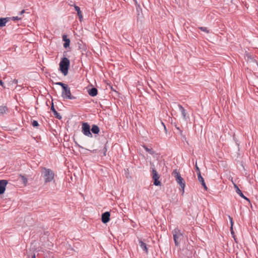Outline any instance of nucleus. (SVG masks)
I'll list each match as a JSON object with an SVG mask.
<instances>
[{"mask_svg":"<svg viewBox=\"0 0 258 258\" xmlns=\"http://www.w3.org/2000/svg\"><path fill=\"white\" fill-rule=\"evenodd\" d=\"M243 199H245V200H247V201H248L249 202H250L249 200L247 198H246V197H245V198H243Z\"/></svg>","mask_w":258,"mask_h":258,"instance_id":"obj_34","label":"nucleus"},{"mask_svg":"<svg viewBox=\"0 0 258 258\" xmlns=\"http://www.w3.org/2000/svg\"><path fill=\"white\" fill-rule=\"evenodd\" d=\"M32 125L33 127H37L39 126V123L37 121L34 120L32 122Z\"/></svg>","mask_w":258,"mask_h":258,"instance_id":"obj_25","label":"nucleus"},{"mask_svg":"<svg viewBox=\"0 0 258 258\" xmlns=\"http://www.w3.org/2000/svg\"><path fill=\"white\" fill-rule=\"evenodd\" d=\"M91 131L94 134H98L100 132L99 127L95 124H93L91 127Z\"/></svg>","mask_w":258,"mask_h":258,"instance_id":"obj_17","label":"nucleus"},{"mask_svg":"<svg viewBox=\"0 0 258 258\" xmlns=\"http://www.w3.org/2000/svg\"><path fill=\"white\" fill-rule=\"evenodd\" d=\"M67 53L64 52L63 53V57L59 64V70L60 72L63 74L64 76H66L68 73L69 68L70 66V60L66 57Z\"/></svg>","mask_w":258,"mask_h":258,"instance_id":"obj_2","label":"nucleus"},{"mask_svg":"<svg viewBox=\"0 0 258 258\" xmlns=\"http://www.w3.org/2000/svg\"><path fill=\"white\" fill-rule=\"evenodd\" d=\"M8 110V108L6 106H0V113L4 114Z\"/></svg>","mask_w":258,"mask_h":258,"instance_id":"obj_20","label":"nucleus"},{"mask_svg":"<svg viewBox=\"0 0 258 258\" xmlns=\"http://www.w3.org/2000/svg\"><path fill=\"white\" fill-rule=\"evenodd\" d=\"M172 175L175 177L176 182L179 185L180 189L182 190V194L183 195L185 186V183L183 178L181 176L180 173L176 169L173 170Z\"/></svg>","mask_w":258,"mask_h":258,"instance_id":"obj_3","label":"nucleus"},{"mask_svg":"<svg viewBox=\"0 0 258 258\" xmlns=\"http://www.w3.org/2000/svg\"><path fill=\"white\" fill-rule=\"evenodd\" d=\"M139 244L140 247L143 249V250L146 253H148V250L146 244L145 242H144L142 240H139Z\"/></svg>","mask_w":258,"mask_h":258,"instance_id":"obj_16","label":"nucleus"},{"mask_svg":"<svg viewBox=\"0 0 258 258\" xmlns=\"http://www.w3.org/2000/svg\"><path fill=\"white\" fill-rule=\"evenodd\" d=\"M151 166L152 172V178L154 180V184L156 186L160 185L161 184V182L158 180L160 176L158 175L157 171L155 169L154 165L151 163Z\"/></svg>","mask_w":258,"mask_h":258,"instance_id":"obj_6","label":"nucleus"},{"mask_svg":"<svg viewBox=\"0 0 258 258\" xmlns=\"http://www.w3.org/2000/svg\"><path fill=\"white\" fill-rule=\"evenodd\" d=\"M18 82V80L14 79L13 80H11V81L9 82V85L11 86V85H13V84H17Z\"/></svg>","mask_w":258,"mask_h":258,"instance_id":"obj_22","label":"nucleus"},{"mask_svg":"<svg viewBox=\"0 0 258 258\" xmlns=\"http://www.w3.org/2000/svg\"><path fill=\"white\" fill-rule=\"evenodd\" d=\"M0 85L3 87L4 89L6 88V86L4 85V82L2 80H0Z\"/></svg>","mask_w":258,"mask_h":258,"instance_id":"obj_29","label":"nucleus"},{"mask_svg":"<svg viewBox=\"0 0 258 258\" xmlns=\"http://www.w3.org/2000/svg\"><path fill=\"white\" fill-rule=\"evenodd\" d=\"M25 13V10H23L21 11L20 12V14L21 15H22L23 14H24Z\"/></svg>","mask_w":258,"mask_h":258,"instance_id":"obj_33","label":"nucleus"},{"mask_svg":"<svg viewBox=\"0 0 258 258\" xmlns=\"http://www.w3.org/2000/svg\"><path fill=\"white\" fill-rule=\"evenodd\" d=\"M72 6H73V5H72ZM74 6L76 11L77 12V15L79 17L80 21H82L83 17L80 7L76 6L75 4L74 5Z\"/></svg>","mask_w":258,"mask_h":258,"instance_id":"obj_11","label":"nucleus"},{"mask_svg":"<svg viewBox=\"0 0 258 258\" xmlns=\"http://www.w3.org/2000/svg\"><path fill=\"white\" fill-rule=\"evenodd\" d=\"M62 40L64 41V43H63V47L65 48H67V47H69L70 43V39L67 38V35H63L62 36Z\"/></svg>","mask_w":258,"mask_h":258,"instance_id":"obj_15","label":"nucleus"},{"mask_svg":"<svg viewBox=\"0 0 258 258\" xmlns=\"http://www.w3.org/2000/svg\"><path fill=\"white\" fill-rule=\"evenodd\" d=\"M31 258H36V255H35V253H33V254L31 255Z\"/></svg>","mask_w":258,"mask_h":258,"instance_id":"obj_32","label":"nucleus"},{"mask_svg":"<svg viewBox=\"0 0 258 258\" xmlns=\"http://www.w3.org/2000/svg\"><path fill=\"white\" fill-rule=\"evenodd\" d=\"M56 85H59V86H60L61 87H62V89H63L64 87H65L67 85H68L67 84H64L62 82H56L55 83Z\"/></svg>","mask_w":258,"mask_h":258,"instance_id":"obj_24","label":"nucleus"},{"mask_svg":"<svg viewBox=\"0 0 258 258\" xmlns=\"http://www.w3.org/2000/svg\"><path fill=\"white\" fill-rule=\"evenodd\" d=\"M176 129L178 131V133L180 135H182V131L179 128V127L176 126Z\"/></svg>","mask_w":258,"mask_h":258,"instance_id":"obj_30","label":"nucleus"},{"mask_svg":"<svg viewBox=\"0 0 258 258\" xmlns=\"http://www.w3.org/2000/svg\"><path fill=\"white\" fill-rule=\"evenodd\" d=\"M8 184V181L7 180H0V195H2L5 192L6 190V187Z\"/></svg>","mask_w":258,"mask_h":258,"instance_id":"obj_9","label":"nucleus"},{"mask_svg":"<svg viewBox=\"0 0 258 258\" xmlns=\"http://www.w3.org/2000/svg\"><path fill=\"white\" fill-rule=\"evenodd\" d=\"M196 170L197 171V173H199V172H200V169H199V168L198 167V166H197V164L196 165Z\"/></svg>","mask_w":258,"mask_h":258,"instance_id":"obj_31","label":"nucleus"},{"mask_svg":"<svg viewBox=\"0 0 258 258\" xmlns=\"http://www.w3.org/2000/svg\"><path fill=\"white\" fill-rule=\"evenodd\" d=\"M21 180H22V182H23V183L25 185H26L28 181L27 178L26 177H25L24 176H22V175L21 176Z\"/></svg>","mask_w":258,"mask_h":258,"instance_id":"obj_23","label":"nucleus"},{"mask_svg":"<svg viewBox=\"0 0 258 258\" xmlns=\"http://www.w3.org/2000/svg\"><path fill=\"white\" fill-rule=\"evenodd\" d=\"M50 109L52 111V112H53V115L56 118H57L58 119H61V118H62L61 116L55 110V109L54 108V107L53 103L52 102L51 104Z\"/></svg>","mask_w":258,"mask_h":258,"instance_id":"obj_10","label":"nucleus"},{"mask_svg":"<svg viewBox=\"0 0 258 258\" xmlns=\"http://www.w3.org/2000/svg\"><path fill=\"white\" fill-rule=\"evenodd\" d=\"M10 20H11V18L9 17L0 18V27H3L5 26L6 23L8 22Z\"/></svg>","mask_w":258,"mask_h":258,"instance_id":"obj_13","label":"nucleus"},{"mask_svg":"<svg viewBox=\"0 0 258 258\" xmlns=\"http://www.w3.org/2000/svg\"><path fill=\"white\" fill-rule=\"evenodd\" d=\"M172 234L175 245L178 246L183 239V235L178 228H175L172 231Z\"/></svg>","mask_w":258,"mask_h":258,"instance_id":"obj_4","label":"nucleus"},{"mask_svg":"<svg viewBox=\"0 0 258 258\" xmlns=\"http://www.w3.org/2000/svg\"><path fill=\"white\" fill-rule=\"evenodd\" d=\"M162 123L164 125V128H165V130H166V127H165V125L164 124V123H163V122H162Z\"/></svg>","mask_w":258,"mask_h":258,"instance_id":"obj_36","label":"nucleus"},{"mask_svg":"<svg viewBox=\"0 0 258 258\" xmlns=\"http://www.w3.org/2000/svg\"><path fill=\"white\" fill-rule=\"evenodd\" d=\"M61 97L64 99L75 100L77 97L72 95L70 88L68 85L62 89Z\"/></svg>","mask_w":258,"mask_h":258,"instance_id":"obj_5","label":"nucleus"},{"mask_svg":"<svg viewBox=\"0 0 258 258\" xmlns=\"http://www.w3.org/2000/svg\"><path fill=\"white\" fill-rule=\"evenodd\" d=\"M198 180H199V182L201 183V184L204 187V188L206 190H207V187L205 182L204 178L201 175V172H199V173H198Z\"/></svg>","mask_w":258,"mask_h":258,"instance_id":"obj_12","label":"nucleus"},{"mask_svg":"<svg viewBox=\"0 0 258 258\" xmlns=\"http://www.w3.org/2000/svg\"><path fill=\"white\" fill-rule=\"evenodd\" d=\"M75 144L76 145H77L79 147H81V146L80 145H79L77 142H75Z\"/></svg>","mask_w":258,"mask_h":258,"instance_id":"obj_35","label":"nucleus"},{"mask_svg":"<svg viewBox=\"0 0 258 258\" xmlns=\"http://www.w3.org/2000/svg\"><path fill=\"white\" fill-rule=\"evenodd\" d=\"M41 175L44 179L45 183H48L52 181L54 178V172L49 168L44 167H41Z\"/></svg>","mask_w":258,"mask_h":258,"instance_id":"obj_1","label":"nucleus"},{"mask_svg":"<svg viewBox=\"0 0 258 258\" xmlns=\"http://www.w3.org/2000/svg\"><path fill=\"white\" fill-rule=\"evenodd\" d=\"M178 106L179 107V110L181 111V114H182V115L183 116V119H186V112H185V110L184 109V108L180 104H178Z\"/></svg>","mask_w":258,"mask_h":258,"instance_id":"obj_18","label":"nucleus"},{"mask_svg":"<svg viewBox=\"0 0 258 258\" xmlns=\"http://www.w3.org/2000/svg\"><path fill=\"white\" fill-rule=\"evenodd\" d=\"M88 92L90 96L92 97H95L98 94V90L96 88L93 87L91 89H89Z\"/></svg>","mask_w":258,"mask_h":258,"instance_id":"obj_14","label":"nucleus"},{"mask_svg":"<svg viewBox=\"0 0 258 258\" xmlns=\"http://www.w3.org/2000/svg\"><path fill=\"white\" fill-rule=\"evenodd\" d=\"M82 129V132L84 135L90 138H92L93 137L92 134L90 132V126L87 122L83 123Z\"/></svg>","mask_w":258,"mask_h":258,"instance_id":"obj_7","label":"nucleus"},{"mask_svg":"<svg viewBox=\"0 0 258 258\" xmlns=\"http://www.w3.org/2000/svg\"><path fill=\"white\" fill-rule=\"evenodd\" d=\"M11 19H12L13 20H20L21 19V18L16 16V17H13L11 18Z\"/></svg>","mask_w":258,"mask_h":258,"instance_id":"obj_28","label":"nucleus"},{"mask_svg":"<svg viewBox=\"0 0 258 258\" xmlns=\"http://www.w3.org/2000/svg\"><path fill=\"white\" fill-rule=\"evenodd\" d=\"M234 187L236 188V192L242 198H245V196L241 191V190L238 188V187L234 184Z\"/></svg>","mask_w":258,"mask_h":258,"instance_id":"obj_19","label":"nucleus"},{"mask_svg":"<svg viewBox=\"0 0 258 258\" xmlns=\"http://www.w3.org/2000/svg\"><path fill=\"white\" fill-rule=\"evenodd\" d=\"M199 28L202 31L205 32L206 33H209V30L206 27H200Z\"/></svg>","mask_w":258,"mask_h":258,"instance_id":"obj_21","label":"nucleus"},{"mask_svg":"<svg viewBox=\"0 0 258 258\" xmlns=\"http://www.w3.org/2000/svg\"><path fill=\"white\" fill-rule=\"evenodd\" d=\"M145 150L148 152V153L151 154H153V152L152 151V149H149L148 147H147L146 146H144V147Z\"/></svg>","mask_w":258,"mask_h":258,"instance_id":"obj_26","label":"nucleus"},{"mask_svg":"<svg viewBox=\"0 0 258 258\" xmlns=\"http://www.w3.org/2000/svg\"><path fill=\"white\" fill-rule=\"evenodd\" d=\"M229 218L230 219V222H231V226L230 227L231 233L232 235H234V231L233 229V221H232V218H231L230 217H229Z\"/></svg>","mask_w":258,"mask_h":258,"instance_id":"obj_27","label":"nucleus"},{"mask_svg":"<svg viewBox=\"0 0 258 258\" xmlns=\"http://www.w3.org/2000/svg\"><path fill=\"white\" fill-rule=\"evenodd\" d=\"M110 214L109 212H105L103 213L101 216L102 222L104 224L108 222L110 220Z\"/></svg>","mask_w":258,"mask_h":258,"instance_id":"obj_8","label":"nucleus"}]
</instances>
